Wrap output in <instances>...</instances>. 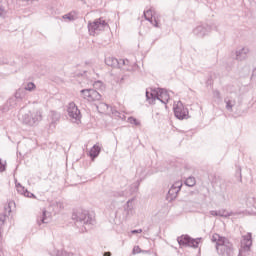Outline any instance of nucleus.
I'll return each instance as SVG.
<instances>
[{"label":"nucleus","mask_w":256,"mask_h":256,"mask_svg":"<svg viewBox=\"0 0 256 256\" xmlns=\"http://www.w3.org/2000/svg\"><path fill=\"white\" fill-rule=\"evenodd\" d=\"M141 253H147L148 255H151V250H142Z\"/></svg>","instance_id":"47"},{"label":"nucleus","mask_w":256,"mask_h":256,"mask_svg":"<svg viewBox=\"0 0 256 256\" xmlns=\"http://www.w3.org/2000/svg\"><path fill=\"white\" fill-rule=\"evenodd\" d=\"M144 18L146 19V21L153 23V10L149 9L147 11H144Z\"/></svg>","instance_id":"23"},{"label":"nucleus","mask_w":256,"mask_h":256,"mask_svg":"<svg viewBox=\"0 0 256 256\" xmlns=\"http://www.w3.org/2000/svg\"><path fill=\"white\" fill-rule=\"evenodd\" d=\"M249 54V48H242L236 51V59L237 61H245L247 59V55Z\"/></svg>","instance_id":"13"},{"label":"nucleus","mask_w":256,"mask_h":256,"mask_svg":"<svg viewBox=\"0 0 256 256\" xmlns=\"http://www.w3.org/2000/svg\"><path fill=\"white\" fill-rule=\"evenodd\" d=\"M93 101H101V94L95 89L90 90V102Z\"/></svg>","instance_id":"16"},{"label":"nucleus","mask_w":256,"mask_h":256,"mask_svg":"<svg viewBox=\"0 0 256 256\" xmlns=\"http://www.w3.org/2000/svg\"><path fill=\"white\" fill-rule=\"evenodd\" d=\"M105 64L113 69H121V62H119V60L115 57H107L105 59Z\"/></svg>","instance_id":"11"},{"label":"nucleus","mask_w":256,"mask_h":256,"mask_svg":"<svg viewBox=\"0 0 256 256\" xmlns=\"http://www.w3.org/2000/svg\"><path fill=\"white\" fill-rule=\"evenodd\" d=\"M20 1H39V0H20Z\"/></svg>","instance_id":"52"},{"label":"nucleus","mask_w":256,"mask_h":256,"mask_svg":"<svg viewBox=\"0 0 256 256\" xmlns=\"http://www.w3.org/2000/svg\"><path fill=\"white\" fill-rule=\"evenodd\" d=\"M6 219H7V214L5 213L0 214V227H3V225H5Z\"/></svg>","instance_id":"29"},{"label":"nucleus","mask_w":256,"mask_h":256,"mask_svg":"<svg viewBox=\"0 0 256 256\" xmlns=\"http://www.w3.org/2000/svg\"><path fill=\"white\" fill-rule=\"evenodd\" d=\"M17 191H18V193H22V195H24L25 191H27V189H25V187H23V186H20V188H17Z\"/></svg>","instance_id":"41"},{"label":"nucleus","mask_w":256,"mask_h":256,"mask_svg":"<svg viewBox=\"0 0 256 256\" xmlns=\"http://www.w3.org/2000/svg\"><path fill=\"white\" fill-rule=\"evenodd\" d=\"M85 231H87V227H84Z\"/></svg>","instance_id":"55"},{"label":"nucleus","mask_w":256,"mask_h":256,"mask_svg":"<svg viewBox=\"0 0 256 256\" xmlns=\"http://www.w3.org/2000/svg\"><path fill=\"white\" fill-rule=\"evenodd\" d=\"M255 77H256V67L252 71L251 79H255Z\"/></svg>","instance_id":"45"},{"label":"nucleus","mask_w":256,"mask_h":256,"mask_svg":"<svg viewBox=\"0 0 256 256\" xmlns=\"http://www.w3.org/2000/svg\"><path fill=\"white\" fill-rule=\"evenodd\" d=\"M3 111H7V109H6V108H3Z\"/></svg>","instance_id":"54"},{"label":"nucleus","mask_w":256,"mask_h":256,"mask_svg":"<svg viewBox=\"0 0 256 256\" xmlns=\"http://www.w3.org/2000/svg\"><path fill=\"white\" fill-rule=\"evenodd\" d=\"M225 103H226V109L227 111H233V107H235V101L231 100L229 98H225Z\"/></svg>","instance_id":"21"},{"label":"nucleus","mask_w":256,"mask_h":256,"mask_svg":"<svg viewBox=\"0 0 256 256\" xmlns=\"http://www.w3.org/2000/svg\"><path fill=\"white\" fill-rule=\"evenodd\" d=\"M128 123H130L131 125H135L136 127H139V125H141V122H139V120H137L135 117L130 116L128 118Z\"/></svg>","instance_id":"27"},{"label":"nucleus","mask_w":256,"mask_h":256,"mask_svg":"<svg viewBox=\"0 0 256 256\" xmlns=\"http://www.w3.org/2000/svg\"><path fill=\"white\" fill-rule=\"evenodd\" d=\"M105 29H109V24L103 20V18H98L93 22H88V31L90 35H99L101 31H105Z\"/></svg>","instance_id":"3"},{"label":"nucleus","mask_w":256,"mask_h":256,"mask_svg":"<svg viewBox=\"0 0 256 256\" xmlns=\"http://www.w3.org/2000/svg\"><path fill=\"white\" fill-rule=\"evenodd\" d=\"M56 256H73V253L67 252V251H58L56 253Z\"/></svg>","instance_id":"30"},{"label":"nucleus","mask_w":256,"mask_h":256,"mask_svg":"<svg viewBox=\"0 0 256 256\" xmlns=\"http://www.w3.org/2000/svg\"><path fill=\"white\" fill-rule=\"evenodd\" d=\"M124 212L126 213V216H129L133 213V209H129V207L124 206Z\"/></svg>","instance_id":"39"},{"label":"nucleus","mask_w":256,"mask_h":256,"mask_svg":"<svg viewBox=\"0 0 256 256\" xmlns=\"http://www.w3.org/2000/svg\"><path fill=\"white\" fill-rule=\"evenodd\" d=\"M124 207H128L129 209H133V199H130L126 202Z\"/></svg>","instance_id":"37"},{"label":"nucleus","mask_w":256,"mask_h":256,"mask_svg":"<svg viewBox=\"0 0 256 256\" xmlns=\"http://www.w3.org/2000/svg\"><path fill=\"white\" fill-rule=\"evenodd\" d=\"M68 117L75 121H81V110L77 107L75 102H70L67 108Z\"/></svg>","instance_id":"8"},{"label":"nucleus","mask_w":256,"mask_h":256,"mask_svg":"<svg viewBox=\"0 0 256 256\" xmlns=\"http://www.w3.org/2000/svg\"><path fill=\"white\" fill-rule=\"evenodd\" d=\"M142 252V249L139 246H134L132 250V255H137Z\"/></svg>","instance_id":"32"},{"label":"nucleus","mask_w":256,"mask_h":256,"mask_svg":"<svg viewBox=\"0 0 256 256\" xmlns=\"http://www.w3.org/2000/svg\"><path fill=\"white\" fill-rule=\"evenodd\" d=\"M21 184L20 183H18V184H16V189H21Z\"/></svg>","instance_id":"49"},{"label":"nucleus","mask_w":256,"mask_h":256,"mask_svg":"<svg viewBox=\"0 0 256 256\" xmlns=\"http://www.w3.org/2000/svg\"><path fill=\"white\" fill-rule=\"evenodd\" d=\"M15 99H17L18 101H23V99L25 98V90L24 89H18L15 93Z\"/></svg>","instance_id":"19"},{"label":"nucleus","mask_w":256,"mask_h":256,"mask_svg":"<svg viewBox=\"0 0 256 256\" xmlns=\"http://www.w3.org/2000/svg\"><path fill=\"white\" fill-rule=\"evenodd\" d=\"M43 119V114L39 110H30L22 115L21 121L24 125L33 127Z\"/></svg>","instance_id":"1"},{"label":"nucleus","mask_w":256,"mask_h":256,"mask_svg":"<svg viewBox=\"0 0 256 256\" xmlns=\"http://www.w3.org/2000/svg\"><path fill=\"white\" fill-rule=\"evenodd\" d=\"M63 19H68V21H75L77 19V12L72 11L63 16Z\"/></svg>","instance_id":"22"},{"label":"nucleus","mask_w":256,"mask_h":256,"mask_svg":"<svg viewBox=\"0 0 256 256\" xmlns=\"http://www.w3.org/2000/svg\"><path fill=\"white\" fill-rule=\"evenodd\" d=\"M99 153H101V147L97 144H95L89 151L91 159H97V157H99Z\"/></svg>","instance_id":"15"},{"label":"nucleus","mask_w":256,"mask_h":256,"mask_svg":"<svg viewBox=\"0 0 256 256\" xmlns=\"http://www.w3.org/2000/svg\"><path fill=\"white\" fill-rule=\"evenodd\" d=\"M169 93L161 88L159 89L158 95L155 93H149V90H146V100L150 105L155 104V101H161V103H164V105H167L169 103Z\"/></svg>","instance_id":"2"},{"label":"nucleus","mask_w":256,"mask_h":256,"mask_svg":"<svg viewBox=\"0 0 256 256\" xmlns=\"http://www.w3.org/2000/svg\"><path fill=\"white\" fill-rule=\"evenodd\" d=\"M199 241H201V238H191L189 235H182L177 238L178 245L180 247H193L194 249H197L199 247Z\"/></svg>","instance_id":"6"},{"label":"nucleus","mask_w":256,"mask_h":256,"mask_svg":"<svg viewBox=\"0 0 256 256\" xmlns=\"http://www.w3.org/2000/svg\"><path fill=\"white\" fill-rule=\"evenodd\" d=\"M35 87V83L29 82L27 86L24 88V91H34Z\"/></svg>","instance_id":"28"},{"label":"nucleus","mask_w":256,"mask_h":256,"mask_svg":"<svg viewBox=\"0 0 256 256\" xmlns=\"http://www.w3.org/2000/svg\"><path fill=\"white\" fill-rule=\"evenodd\" d=\"M72 219L81 225H93L95 223V219L92 215L89 214V211L87 210H79L74 212L72 214Z\"/></svg>","instance_id":"4"},{"label":"nucleus","mask_w":256,"mask_h":256,"mask_svg":"<svg viewBox=\"0 0 256 256\" xmlns=\"http://www.w3.org/2000/svg\"><path fill=\"white\" fill-rule=\"evenodd\" d=\"M182 187H183V184L179 183V182H176L174 185H172L166 195V200L169 202L175 201V199H177V195L179 194V191H181Z\"/></svg>","instance_id":"9"},{"label":"nucleus","mask_w":256,"mask_h":256,"mask_svg":"<svg viewBox=\"0 0 256 256\" xmlns=\"http://www.w3.org/2000/svg\"><path fill=\"white\" fill-rule=\"evenodd\" d=\"M210 31H211V26L208 24H204V25L197 26L193 30V33L197 37H205V35H207V33H209Z\"/></svg>","instance_id":"10"},{"label":"nucleus","mask_w":256,"mask_h":256,"mask_svg":"<svg viewBox=\"0 0 256 256\" xmlns=\"http://www.w3.org/2000/svg\"><path fill=\"white\" fill-rule=\"evenodd\" d=\"M24 197H29L30 199H34L35 194L29 192V190L26 189V190L24 191Z\"/></svg>","instance_id":"34"},{"label":"nucleus","mask_w":256,"mask_h":256,"mask_svg":"<svg viewBox=\"0 0 256 256\" xmlns=\"http://www.w3.org/2000/svg\"><path fill=\"white\" fill-rule=\"evenodd\" d=\"M241 243L244 246V249H247V251L251 249V245H253V236L251 232H248L247 235L243 236Z\"/></svg>","instance_id":"12"},{"label":"nucleus","mask_w":256,"mask_h":256,"mask_svg":"<svg viewBox=\"0 0 256 256\" xmlns=\"http://www.w3.org/2000/svg\"><path fill=\"white\" fill-rule=\"evenodd\" d=\"M174 115L177 119L181 121L189 117V109L183 105V102L178 101L176 106H174Z\"/></svg>","instance_id":"7"},{"label":"nucleus","mask_w":256,"mask_h":256,"mask_svg":"<svg viewBox=\"0 0 256 256\" xmlns=\"http://www.w3.org/2000/svg\"><path fill=\"white\" fill-rule=\"evenodd\" d=\"M131 233L133 235L137 234V233H143V230L142 229H138V230H132Z\"/></svg>","instance_id":"43"},{"label":"nucleus","mask_w":256,"mask_h":256,"mask_svg":"<svg viewBox=\"0 0 256 256\" xmlns=\"http://www.w3.org/2000/svg\"><path fill=\"white\" fill-rule=\"evenodd\" d=\"M18 101L19 100L15 97L9 98L7 103H6V106L8 107V109H13V108L17 107V102Z\"/></svg>","instance_id":"18"},{"label":"nucleus","mask_w":256,"mask_h":256,"mask_svg":"<svg viewBox=\"0 0 256 256\" xmlns=\"http://www.w3.org/2000/svg\"><path fill=\"white\" fill-rule=\"evenodd\" d=\"M224 239H227L226 237H222L221 235L219 234H214L212 236V243H216V249H218V245H220V243L224 240Z\"/></svg>","instance_id":"17"},{"label":"nucleus","mask_w":256,"mask_h":256,"mask_svg":"<svg viewBox=\"0 0 256 256\" xmlns=\"http://www.w3.org/2000/svg\"><path fill=\"white\" fill-rule=\"evenodd\" d=\"M221 187H224V188L220 191V195H221V197H225V193L227 192V188L225 187V185H221Z\"/></svg>","instance_id":"40"},{"label":"nucleus","mask_w":256,"mask_h":256,"mask_svg":"<svg viewBox=\"0 0 256 256\" xmlns=\"http://www.w3.org/2000/svg\"><path fill=\"white\" fill-rule=\"evenodd\" d=\"M154 21H155L154 27H159V23L157 22V20H154Z\"/></svg>","instance_id":"50"},{"label":"nucleus","mask_w":256,"mask_h":256,"mask_svg":"<svg viewBox=\"0 0 256 256\" xmlns=\"http://www.w3.org/2000/svg\"><path fill=\"white\" fill-rule=\"evenodd\" d=\"M81 96L83 97V99H87V101H90L91 99V89H82L80 91Z\"/></svg>","instance_id":"20"},{"label":"nucleus","mask_w":256,"mask_h":256,"mask_svg":"<svg viewBox=\"0 0 256 256\" xmlns=\"http://www.w3.org/2000/svg\"><path fill=\"white\" fill-rule=\"evenodd\" d=\"M236 177H238L240 183L241 181H243V176L241 174V167H239L237 170H236Z\"/></svg>","instance_id":"33"},{"label":"nucleus","mask_w":256,"mask_h":256,"mask_svg":"<svg viewBox=\"0 0 256 256\" xmlns=\"http://www.w3.org/2000/svg\"><path fill=\"white\" fill-rule=\"evenodd\" d=\"M81 2H83L84 5L87 4V2L85 0H80Z\"/></svg>","instance_id":"51"},{"label":"nucleus","mask_w":256,"mask_h":256,"mask_svg":"<svg viewBox=\"0 0 256 256\" xmlns=\"http://www.w3.org/2000/svg\"><path fill=\"white\" fill-rule=\"evenodd\" d=\"M52 115H53L54 119H59V114L52 112Z\"/></svg>","instance_id":"46"},{"label":"nucleus","mask_w":256,"mask_h":256,"mask_svg":"<svg viewBox=\"0 0 256 256\" xmlns=\"http://www.w3.org/2000/svg\"><path fill=\"white\" fill-rule=\"evenodd\" d=\"M213 97L215 99H221V92H219V90H214L213 91Z\"/></svg>","instance_id":"35"},{"label":"nucleus","mask_w":256,"mask_h":256,"mask_svg":"<svg viewBox=\"0 0 256 256\" xmlns=\"http://www.w3.org/2000/svg\"><path fill=\"white\" fill-rule=\"evenodd\" d=\"M195 183H196L195 177H188V178L185 180V185H186L187 187H195Z\"/></svg>","instance_id":"26"},{"label":"nucleus","mask_w":256,"mask_h":256,"mask_svg":"<svg viewBox=\"0 0 256 256\" xmlns=\"http://www.w3.org/2000/svg\"><path fill=\"white\" fill-rule=\"evenodd\" d=\"M218 255L220 256H234L235 249L233 248V243L227 238L224 239L220 244H218V249H216Z\"/></svg>","instance_id":"5"},{"label":"nucleus","mask_w":256,"mask_h":256,"mask_svg":"<svg viewBox=\"0 0 256 256\" xmlns=\"http://www.w3.org/2000/svg\"><path fill=\"white\" fill-rule=\"evenodd\" d=\"M210 215H212V217H219L218 210H211Z\"/></svg>","instance_id":"42"},{"label":"nucleus","mask_w":256,"mask_h":256,"mask_svg":"<svg viewBox=\"0 0 256 256\" xmlns=\"http://www.w3.org/2000/svg\"><path fill=\"white\" fill-rule=\"evenodd\" d=\"M6 13L7 11L5 10V6L0 4V17H3V15H5Z\"/></svg>","instance_id":"38"},{"label":"nucleus","mask_w":256,"mask_h":256,"mask_svg":"<svg viewBox=\"0 0 256 256\" xmlns=\"http://www.w3.org/2000/svg\"><path fill=\"white\" fill-rule=\"evenodd\" d=\"M8 209H9V210H8V213H11V208H10V207H8Z\"/></svg>","instance_id":"53"},{"label":"nucleus","mask_w":256,"mask_h":256,"mask_svg":"<svg viewBox=\"0 0 256 256\" xmlns=\"http://www.w3.org/2000/svg\"><path fill=\"white\" fill-rule=\"evenodd\" d=\"M103 256H111V252H104Z\"/></svg>","instance_id":"48"},{"label":"nucleus","mask_w":256,"mask_h":256,"mask_svg":"<svg viewBox=\"0 0 256 256\" xmlns=\"http://www.w3.org/2000/svg\"><path fill=\"white\" fill-rule=\"evenodd\" d=\"M231 215H233V212H228L225 209L218 210V217H224L227 219V217H231Z\"/></svg>","instance_id":"24"},{"label":"nucleus","mask_w":256,"mask_h":256,"mask_svg":"<svg viewBox=\"0 0 256 256\" xmlns=\"http://www.w3.org/2000/svg\"><path fill=\"white\" fill-rule=\"evenodd\" d=\"M115 197H127V193L125 191H117L113 194Z\"/></svg>","instance_id":"31"},{"label":"nucleus","mask_w":256,"mask_h":256,"mask_svg":"<svg viewBox=\"0 0 256 256\" xmlns=\"http://www.w3.org/2000/svg\"><path fill=\"white\" fill-rule=\"evenodd\" d=\"M141 179L137 180L132 186H130L131 193H137L139 191V186L141 185Z\"/></svg>","instance_id":"25"},{"label":"nucleus","mask_w":256,"mask_h":256,"mask_svg":"<svg viewBox=\"0 0 256 256\" xmlns=\"http://www.w3.org/2000/svg\"><path fill=\"white\" fill-rule=\"evenodd\" d=\"M208 179H210V180H211V183H213V181H215V175L210 174V175L208 176Z\"/></svg>","instance_id":"44"},{"label":"nucleus","mask_w":256,"mask_h":256,"mask_svg":"<svg viewBox=\"0 0 256 256\" xmlns=\"http://www.w3.org/2000/svg\"><path fill=\"white\" fill-rule=\"evenodd\" d=\"M118 63H120V68L123 67V65H129V60L126 59V60H123V59H120L118 60Z\"/></svg>","instance_id":"36"},{"label":"nucleus","mask_w":256,"mask_h":256,"mask_svg":"<svg viewBox=\"0 0 256 256\" xmlns=\"http://www.w3.org/2000/svg\"><path fill=\"white\" fill-rule=\"evenodd\" d=\"M51 221V218L49 217V212L47 210H43L42 214L37 218L38 225H41L43 223H49Z\"/></svg>","instance_id":"14"}]
</instances>
